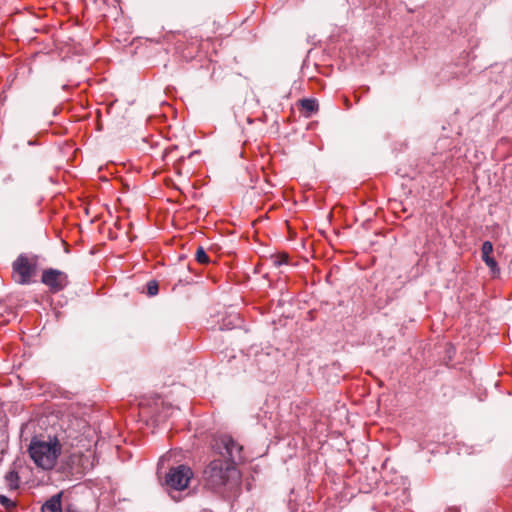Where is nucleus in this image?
Returning <instances> with one entry per match:
<instances>
[{
  "label": "nucleus",
  "mask_w": 512,
  "mask_h": 512,
  "mask_svg": "<svg viewBox=\"0 0 512 512\" xmlns=\"http://www.w3.org/2000/svg\"><path fill=\"white\" fill-rule=\"evenodd\" d=\"M0 503L7 509L15 507V503L4 495H0Z\"/></svg>",
  "instance_id": "obj_13"
},
{
  "label": "nucleus",
  "mask_w": 512,
  "mask_h": 512,
  "mask_svg": "<svg viewBox=\"0 0 512 512\" xmlns=\"http://www.w3.org/2000/svg\"><path fill=\"white\" fill-rule=\"evenodd\" d=\"M193 478V471L186 465L172 467L166 475V485L177 491L184 490L188 487Z\"/></svg>",
  "instance_id": "obj_4"
},
{
  "label": "nucleus",
  "mask_w": 512,
  "mask_h": 512,
  "mask_svg": "<svg viewBox=\"0 0 512 512\" xmlns=\"http://www.w3.org/2000/svg\"><path fill=\"white\" fill-rule=\"evenodd\" d=\"M195 259L200 264H208L210 259L203 247H198L195 253Z\"/></svg>",
  "instance_id": "obj_10"
},
{
  "label": "nucleus",
  "mask_w": 512,
  "mask_h": 512,
  "mask_svg": "<svg viewBox=\"0 0 512 512\" xmlns=\"http://www.w3.org/2000/svg\"><path fill=\"white\" fill-rule=\"evenodd\" d=\"M287 259H288L287 255H277V256L274 258L273 262H274V264H275L276 266H280V265H282V264L287 263Z\"/></svg>",
  "instance_id": "obj_14"
},
{
  "label": "nucleus",
  "mask_w": 512,
  "mask_h": 512,
  "mask_svg": "<svg viewBox=\"0 0 512 512\" xmlns=\"http://www.w3.org/2000/svg\"><path fill=\"white\" fill-rule=\"evenodd\" d=\"M38 267V257L35 255L21 254L13 262L14 281L21 285H27L35 276Z\"/></svg>",
  "instance_id": "obj_3"
},
{
  "label": "nucleus",
  "mask_w": 512,
  "mask_h": 512,
  "mask_svg": "<svg viewBox=\"0 0 512 512\" xmlns=\"http://www.w3.org/2000/svg\"><path fill=\"white\" fill-rule=\"evenodd\" d=\"M42 512H62L61 494H56L47 500L41 508Z\"/></svg>",
  "instance_id": "obj_6"
},
{
  "label": "nucleus",
  "mask_w": 512,
  "mask_h": 512,
  "mask_svg": "<svg viewBox=\"0 0 512 512\" xmlns=\"http://www.w3.org/2000/svg\"><path fill=\"white\" fill-rule=\"evenodd\" d=\"M41 282L49 288L50 292L57 293L67 287L69 280L65 272L49 268L43 271Z\"/></svg>",
  "instance_id": "obj_5"
},
{
  "label": "nucleus",
  "mask_w": 512,
  "mask_h": 512,
  "mask_svg": "<svg viewBox=\"0 0 512 512\" xmlns=\"http://www.w3.org/2000/svg\"><path fill=\"white\" fill-rule=\"evenodd\" d=\"M5 482L10 490H17L19 488L20 478L16 471H9L5 476Z\"/></svg>",
  "instance_id": "obj_7"
},
{
  "label": "nucleus",
  "mask_w": 512,
  "mask_h": 512,
  "mask_svg": "<svg viewBox=\"0 0 512 512\" xmlns=\"http://www.w3.org/2000/svg\"><path fill=\"white\" fill-rule=\"evenodd\" d=\"M302 110L306 112L307 116L318 110V103L315 99H303L300 102Z\"/></svg>",
  "instance_id": "obj_8"
},
{
  "label": "nucleus",
  "mask_w": 512,
  "mask_h": 512,
  "mask_svg": "<svg viewBox=\"0 0 512 512\" xmlns=\"http://www.w3.org/2000/svg\"><path fill=\"white\" fill-rule=\"evenodd\" d=\"M493 252V245L490 241H485L482 244L481 253L482 257L491 256Z\"/></svg>",
  "instance_id": "obj_11"
},
{
  "label": "nucleus",
  "mask_w": 512,
  "mask_h": 512,
  "mask_svg": "<svg viewBox=\"0 0 512 512\" xmlns=\"http://www.w3.org/2000/svg\"><path fill=\"white\" fill-rule=\"evenodd\" d=\"M159 287L156 281H150L147 283V292L150 296H154L158 293Z\"/></svg>",
  "instance_id": "obj_12"
},
{
  "label": "nucleus",
  "mask_w": 512,
  "mask_h": 512,
  "mask_svg": "<svg viewBox=\"0 0 512 512\" xmlns=\"http://www.w3.org/2000/svg\"><path fill=\"white\" fill-rule=\"evenodd\" d=\"M216 446L219 453L228 459H215L208 465L204 470L205 485L216 493L226 495L240 486L241 475L235 462L243 460L242 446L228 435L219 437Z\"/></svg>",
  "instance_id": "obj_1"
},
{
  "label": "nucleus",
  "mask_w": 512,
  "mask_h": 512,
  "mask_svg": "<svg viewBox=\"0 0 512 512\" xmlns=\"http://www.w3.org/2000/svg\"><path fill=\"white\" fill-rule=\"evenodd\" d=\"M62 452V445L56 437L31 439L28 453L34 464L42 470H51Z\"/></svg>",
  "instance_id": "obj_2"
},
{
  "label": "nucleus",
  "mask_w": 512,
  "mask_h": 512,
  "mask_svg": "<svg viewBox=\"0 0 512 512\" xmlns=\"http://www.w3.org/2000/svg\"><path fill=\"white\" fill-rule=\"evenodd\" d=\"M482 260L489 267L490 271L492 272V274L494 276L499 274V268H498L497 262L495 261V259L492 256L482 257Z\"/></svg>",
  "instance_id": "obj_9"
}]
</instances>
